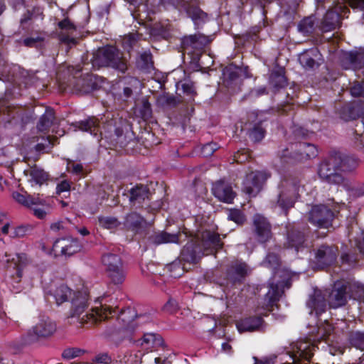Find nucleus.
<instances>
[{
	"mask_svg": "<svg viewBox=\"0 0 364 364\" xmlns=\"http://www.w3.org/2000/svg\"><path fill=\"white\" fill-rule=\"evenodd\" d=\"M318 294L315 291L314 293V295H311L309 296V300L307 301V303H306L308 307L311 309V311L310 314H313V310H314V312H315V315L316 316H318V310H317V306H318Z\"/></svg>",
	"mask_w": 364,
	"mask_h": 364,
	"instance_id": "nucleus-43",
	"label": "nucleus"
},
{
	"mask_svg": "<svg viewBox=\"0 0 364 364\" xmlns=\"http://www.w3.org/2000/svg\"><path fill=\"white\" fill-rule=\"evenodd\" d=\"M350 343L358 349L364 350V333L355 332L350 336Z\"/></svg>",
	"mask_w": 364,
	"mask_h": 364,
	"instance_id": "nucleus-36",
	"label": "nucleus"
},
{
	"mask_svg": "<svg viewBox=\"0 0 364 364\" xmlns=\"http://www.w3.org/2000/svg\"><path fill=\"white\" fill-rule=\"evenodd\" d=\"M182 6L196 23H198V21H204L206 18V14L198 7L195 6L193 3L183 1Z\"/></svg>",
	"mask_w": 364,
	"mask_h": 364,
	"instance_id": "nucleus-23",
	"label": "nucleus"
},
{
	"mask_svg": "<svg viewBox=\"0 0 364 364\" xmlns=\"http://www.w3.org/2000/svg\"><path fill=\"white\" fill-rule=\"evenodd\" d=\"M79 129L84 132H90L91 134L97 136L100 132V136L105 134V137H109L112 141L119 142V139L123 134V129L122 127H117L114 119H112L107 124L100 128L97 119L95 117L89 118L79 123Z\"/></svg>",
	"mask_w": 364,
	"mask_h": 364,
	"instance_id": "nucleus-4",
	"label": "nucleus"
},
{
	"mask_svg": "<svg viewBox=\"0 0 364 364\" xmlns=\"http://www.w3.org/2000/svg\"><path fill=\"white\" fill-rule=\"evenodd\" d=\"M235 161H236L238 163L242 162L244 160L247 159V155L244 154V151H238L236 154L234 156Z\"/></svg>",
	"mask_w": 364,
	"mask_h": 364,
	"instance_id": "nucleus-59",
	"label": "nucleus"
},
{
	"mask_svg": "<svg viewBox=\"0 0 364 364\" xmlns=\"http://www.w3.org/2000/svg\"><path fill=\"white\" fill-rule=\"evenodd\" d=\"M247 267L245 263L236 262L232 266L230 275L234 280H240L247 273Z\"/></svg>",
	"mask_w": 364,
	"mask_h": 364,
	"instance_id": "nucleus-29",
	"label": "nucleus"
},
{
	"mask_svg": "<svg viewBox=\"0 0 364 364\" xmlns=\"http://www.w3.org/2000/svg\"><path fill=\"white\" fill-rule=\"evenodd\" d=\"M178 309V304L177 302L172 299H170L164 306L163 307V310L165 311V312H167L168 314H173V312H175Z\"/></svg>",
	"mask_w": 364,
	"mask_h": 364,
	"instance_id": "nucleus-49",
	"label": "nucleus"
},
{
	"mask_svg": "<svg viewBox=\"0 0 364 364\" xmlns=\"http://www.w3.org/2000/svg\"><path fill=\"white\" fill-rule=\"evenodd\" d=\"M196 246L202 247L204 249L221 247L220 239L219 235L210 231H204L198 233L196 237L191 239Z\"/></svg>",
	"mask_w": 364,
	"mask_h": 364,
	"instance_id": "nucleus-9",
	"label": "nucleus"
},
{
	"mask_svg": "<svg viewBox=\"0 0 364 364\" xmlns=\"http://www.w3.org/2000/svg\"><path fill=\"white\" fill-rule=\"evenodd\" d=\"M264 136V129L261 124H255L250 132V137L255 141H259L263 139Z\"/></svg>",
	"mask_w": 364,
	"mask_h": 364,
	"instance_id": "nucleus-38",
	"label": "nucleus"
},
{
	"mask_svg": "<svg viewBox=\"0 0 364 364\" xmlns=\"http://www.w3.org/2000/svg\"><path fill=\"white\" fill-rule=\"evenodd\" d=\"M253 223L259 241L265 242L270 238V225L264 217L256 214L253 218Z\"/></svg>",
	"mask_w": 364,
	"mask_h": 364,
	"instance_id": "nucleus-13",
	"label": "nucleus"
},
{
	"mask_svg": "<svg viewBox=\"0 0 364 364\" xmlns=\"http://www.w3.org/2000/svg\"><path fill=\"white\" fill-rule=\"evenodd\" d=\"M270 83L275 87H282L286 85V78L281 73H272L270 77Z\"/></svg>",
	"mask_w": 364,
	"mask_h": 364,
	"instance_id": "nucleus-40",
	"label": "nucleus"
},
{
	"mask_svg": "<svg viewBox=\"0 0 364 364\" xmlns=\"http://www.w3.org/2000/svg\"><path fill=\"white\" fill-rule=\"evenodd\" d=\"M353 97H364V85L362 82H355L350 88Z\"/></svg>",
	"mask_w": 364,
	"mask_h": 364,
	"instance_id": "nucleus-46",
	"label": "nucleus"
},
{
	"mask_svg": "<svg viewBox=\"0 0 364 364\" xmlns=\"http://www.w3.org/2000/svg\"><path fill=\"white\" fill-rule=\"evenodd\" d=\"M228 219L237 224H242L245 221V216L239 210H231L228 215Z\"/></svg>",
	"mask_w": 364,
	"mask_h": 364,
	"instance_id": "nucleus-44",
	"label": "nucleus"
},
{
	"mask_svg": "<svg viewBox=\"0 0 364 364\" xmlns=\"http://www.w3.org/2000/svg\"><path fill=\"white\" fill-rule=\"evenodd\" d=\"M33 214L40 219L44 218L46 215V212L42 208H33Z\"/></svg>",
	"mask_w": 364,
	"mask_h": 364,
	"instance_id": "nucleus-57",
	"label": "nucleus"
},
{
	"mask_svg": "<svg viewBox=\"0 0 364 364\" xmlns=\"http://www.w3.org/2000/svg\"><path fill=\"white\" fill-rule=\"evenodd\" d=\"M54 118L55 117L53 109H47L39 120L37 125L38 130L46 134L51 127Z\"/></svg>",
	"mask_w": 364,
	"mask_h": 364,
	"instance_id": "nucleus-22",
	"label": "nucleus"
},
{
	"mask_svg": "<svg viewBox=\"0 0 364 364\" xmlns=\"http://www.w3.org/2000/svg\"><path fill=\"white\" fill-rule=\"evenodd\" d=\"M292 360L293 363L299 364L301 360L309 361L314 355V347L306 342H299L295 347H293Z\"/></svg>",
	"mask_w": 364,
	"mask_h": 364,
	"instance_id": "nucleus-12",
	"label": "nucleus"
},
{
	"mask_svg": "<svg viewBox=\"0 0 364 364\" xmlns=\"http://www.w3.org/2000/svg\"><path fill=\"white\" fill-rule=\"evenodd\" d=\"M28 230V229L26 226L21 225L18 227H14L11 231L10 237L17 238L23 237L24 235H26Z\"/></svg>",
	"mask_w": 364,
	"mask_h": 364,
	"instance_id": "nucleus-45",
	"label": "nucleus"
},
{
	"mask_svg": "<svg viewBox=\"0 0 364 364\" xmlns=\"http://www.w3.org/2000/svg\"><path fill=\"white\" fill-rule=\"evenodd\" d=\"M12 197L18 203L28 208L32 207V203H37L36 201H34L33 196L30 195L26 196L18 192H14L12 193Z\"/></svg>",
	"mask_w": 364,
	"mask_h": 364,
	"instance_id": "nucleus-34",
	"label": "nucleus"
},
{
	"mask_svg": "<svg viewBox=\"0 0 364 364\" xmlns=\"http://www.w3.org/2000/svg\"><path fill=\"white\" fill-rule=\"evenodd\" d=\"M333 217L334 214L329 208L324 205H320V230L330 228Z\"/></svg>",
	"mask_w": 364,
	"mask_h": 364,
	"instance_id": "nucleus-26",
	"label": "nucleus"
},
{
	"mask_svg": "<svg viewBox=\"0 0 364 364\" xmlns=\"http://www.w3.org/2000/svg\"><path fill=\"white\" fill-rule=\"evenodd\" d=\"M353 9L364 11V0H348Z\"/></svg>",
	"mask_w": 364,
	"mask_h": 364,
	"instance_id": "nucleus-53",
	"label": "nucleus"
},
{
	"mask_svg": "<svg viewBox=\"0 0 364 364\" xmlns=\"http://www.w3.org/2000/svg\"><path fill=\"white\" fill-rule=\"evenodd\" d=\"M269 175L264 171H251L246 175L243 185L244 191L249 196H255Z\"/></svg>",
	"mask_w": 364,
	"mask_h": 364,
	"instance_id": "nucleus-6",
	"label": "nucleus"
},
{
	"mask_svg": "<svg viewBox=\"0 0 364 364\" xmlns=\"http://www.w3.org/2000/svg\"><path fill=\"white\" fill-rule=\"evenodd\" d=\"M320 267L328 266L336 261V251L328 246H320Z\"/></svg>",
	"mask_w": 364,
	"mask_h": 364,
	"instance_id": "nucleus-20",
	"label": "nucleus"
},
{
	"mask_svg": "<svg viewBox=\"0 0 364 364\" xmlns=\"http://www.w3.org/2000/svg\"><path fill=\"white\" fill-rule=\"evenodd\" d=\"M99 225L105 229L114 230L116 229L120 223L116 218L110 216H101L98 218Z\"/></svg>",
	"mask_w": 364,
	"mask_h": 364,
	"instance_id": "nucleus-33",
	"label": "nucleus"
},
{
	"mask_svg": "<svg viewBox=\"0 0 364 364\" xmlns=\"http://www.w3.org/2000/svg\"><path fill=\"white\" fill-rule=\"evenodd\" d=\"M24 175L27 182L31 187L35 186H41L48 180V173L37 166L31 167L25 170Z\"/></svg>",
	"mask_w": 364,
	"mask_h": 364,
	"instance_id": "nucleus-14",
	"label": "nucleus"
},
{
	"mask_svg": "<svg viewBox=\"0 0 364 364\" xmlns=\"http://www.w3.org/2000/svg\"><path fill=\"white\" fill-rule=\"evenodd\" d=\"M102 263L105 267L106 272L123 266L121 258L118 255L112 253L103 255Z\"/></svg>",
	"mask_w": 364,
	"mask_h": 364,
	"instance_id": "nucleus-24",
	"label": "nucleus"
},
{
	"mask_svg": "<svg viewBox=\"0 0 364 364\" xmlns=\"http://www.w3.org/2000/svg\"><path fill=\"white\" fill-rule=\"evenodd\" d=\"M94 67L109 66L124 73L127 69V60L115 47L107 46L99 48L91 60Z\"/></svg>",
	"mask_w": 364,
	"mask_h": 364,
	"instance_id": "nucleus-3",
	"label": "nucleus"
},
{
	"mask_svg": "<svg viewBox=\"0 0 364 364\" xmlns=\"http://www.w3.org/2000/svg\"><path fill=\"white\" fill-rule=\"evenodd\" d=\"M213 193L220 200L227 203H232L235 196L232 187L223 181H218L214 184Z\"/></svg>",
	"mask_w": 364,
	"mask_h": 364,
	"instance_id": "nucleus-15",
	"label": "nucleus"
},
{
	"mask_svg": "<svg viewBox=\"0 0 364 364\" xmlns=\"http://www.w3.org/2000/svg\"><path fill=\"white\" fill-rule=\"evenodd\" d=\"M303 243V237L298 234L296 236V239L294 240L292 236L289 237V246L290 247H294L296 249V251H298L299 247Z\"/></svg>",
	"mask_w": 364,
	"mask_h": 364,
	"instance_id": "nucleus-52",
	"label": "nucleus"
},
{
	"mask_svg": "<svg viewBox=\"0 0 364 364\" xmlns=\"http://www.w3.org/2000/svg\"><path fill=\"white\" fill-rule=\"evenodd\" d=\"M134 41V35L130 34L128 36H126L124 39V43L129 42L132 45V43Z\"/></svg>",
	"mask_w": 364,
	"mask_h": 364,
	"instance_id": "nucleus-63",
	"label": "nucleus"
},
{
	"mask_svg": "<svg viewBox=\"0 0 364 364\" xmlns=\"http://www.w3.org/2000/svg\"><path fill=\"white\" fill-rule=\"evenodd\" d=\"M75 292L66 285H60L55 288L50 296L53 298L57 305L67 301L74 296Z\"/></svg>",
	"mask_w": 364,
	"mask_h": 364,
	"instance_id": "nucleus-18",
	"label": "nucleus"
},
{
	"mask_svg": "<svg viewBox=\"0 0 364 364\" xmlns=\"http://www.w3.org/2000/svg\"><path fill=\"white\" fill-rule=\"evenodd\" d=\"M262 324L260 317L247 318L237 323V328L240 332L253 331L257 329Z\"/></svg>",
	"mask_w": 364,
	"mask_h": 364,
	"instance_id": "nucleus-21",
	"label": "nucleus"
},
{
	"mask_svg": "<svg viewBox=\"0 0 364 364\" xmlns=\"http://www.w3.org/2000/svg\"><path fill=\"white\" fill-rule=\"evenodd\" d=\"M281 295V292L277 284H271L269 289L266 294V300H267L265 304V308L269 309L272 307L274 303L277 301Z\"/></svg>",
	"mask_w": 364,
	"mask_h": 364,
	"instance_id": "nucleus-28",
	"label": "nucleus"
},
{
	"mask_svg": "<svg viewBox=\"0 0 364 364\" xmlns=\"http://www.w3.org/2000/svg\"><path fill=\"white\" fill-rule=\"evenodd\" d=\"M58 26L61 29L59 33L60 40L67 44H75L76 40L70 35L76 30L75 25L70 22L69 19H64L63 21L58 23Z\"/></svg>",
	"mask_w": 364,
	"mask_h": 364,
	"instance_id": "nucleus-16",
	"label": "nucleus"
},
{
	"mask_svg": "<svg viewBox=\"0 0 364 364\" xmlns=\"http://www.w3.org/2000/svg\"><path fill=\"white\" fill-rule=\"evenodd\" d=\"M56 329L55 324L48 317L40 316L35 325L28 331V337L31 342L38 341L39 338L51 336Z\"/></svg>",
	"mask_w": 364,
	"mask_h": 364,
	"instance_id": "nucleus-5",
	"label": "nucleus"
},
{
	"mask_svg": "<svg viewBox=\"0 0 364 364\" xmlns=\"http://www.w3.org/2000/svg\"><path fill=\"white\" fill-rule=\"evenodd\" d=\"M132 90L129 87H124V95L126 97H129L132 95Z\"/></svg>",
	"mask_w": 364,
	"mask_h": 364,
	"instance_id": "nucleus-64",
	"label": "nucleus"
},
{
	"mask_svg": "<svg viewBox=\"0 0 364 364\" xmlns=\"http://www.w3.org/2000/svg\"><path fill=\"white\" fill-rule=\"evenodd\" d=\"M182 87H183L184 92H188V93L193 92L192 87L189 84H183Z\"/></svg>",
	"mask_w": 364,
	"mask_h": 364,
	"instance_id": "nucleus-62",
	"label": "nucleus"
},
{
	"mask_svg": "<svg viewBox=\"0 0 364 364\" xmlns=\"http://www.w3.org/2000/svg\"><path fill=\"white\" fill-rule=\"evenodd\" d=\"M299 60L302 67L306 70L313 68L315 65V60L309 52L301 53L299 55Z\"/></svg>",
	"mask_w": 364,
	"mask_h": 364,
	"instance_id": "nucleus-37",
	"label": "nucleus"
},
{
	"mask_svg": "<svg viewBox=\"0 0 364 364\" xmlns=\"http://www.w3.org/2000/svg\"><path fill=\"white\" fill-rule=\"evenodd\" d=\"M279 260L275 254H269L263 264L267 267L276 269L279 266Z\"/></svg>",
	"mask_w": 364,
	"mask_h": 364,
	"instance_id": "nucleus-42",
	"label": "nucleus"
},
{
	"mask_svg": "<svg viewBox=\"0 0 364 364\" xmlns=\"http://www.w3.org/2000/svg\"><path fill=\"white\" fill-rule=\"evenodd\" d=\"M109 357L107 354L98 355L95 358V362L100 363H107Z\"/></svg>",
	"mask_w": 364,
	"mask_h": 364,
	"instance_id": "nucleus-61",
	"label": "nucleus"
},
{
	"mask_svg": "<svg viewBox=\"0 0 364 364\" xmlns=\"http://www.w3.org/2000/svg\"><path fill=\"white\" fill-rule=\"evenodd\" d=\"M107 274L109 278L110 279L111 282L114 284H122L124 281L126 277V273L124 271V266L107 272Z\"/></svg>",
	"mask_w": 364,
	"mask_h": 364,
	"instance_id": "nucleus-30",
	"label": "nucleus"
},
{
	"mask_svg": "<svg viewBox=\"0 0 364 364\" xmlns=\"http://www.w3.org/2000/svg\"><path fill=\"white\" fill-rule=\"evenodd\" d=\"M355 242L360 252L364 255V232H362L360 237L356 238Z\"/></svg>",
	"mask_w": 364,
	"mask_h": 364,
	"instance_id": "nucleus-55",
	"label": "nucleus"
},
{
	"mask_svg": "<svg viewBox=\"0 0 364 364\" xmlns=\"http://www.w3.org/2000/svg\"><path fill=\"white\" fill-rule=\"evenodd\" d=\"M315 18L309 16L303 19L298 25V31L304 35L311 33L314 29Z\"/></svg>",
	"mask_w": 364,
	"mask_h": 364,
	"instance_id": "nucleus-32",
	"label": "nucleus"
},
{
	"mask_svg": "<svg viewBox=\"0 0 364 364\" xmlns=\"http://www.w3.org/2000/svg\"><path fill=\"white\" fill-rule=\"evenodd\" d=\"M341 59L345 69H360L364 66V50L342 52Z\"/></svg>",
	"mask_w": 364,
	"mask_h": 364,
	"instance_id": "nucleus-8",
	"label": "nucleus"
},
{
	"mask_svg": "<svg viewBox=\"0 0 364 364\" xmlns=\"http://www.w3.org/2000/svg\"><path fill=\"white\" fill-rule=\"evenodd\" d=\"M218 149L215 143H208L204 145L201 149V153L205 157L211 156Z\"/></svg>",
	"mask_w": 364,
	"mask_h": 364,
	"instance_id": "nucleus-47",
	"label": "nucleus"
},
{
	"mask_svg": "<svg viewBox=\"0 0 364 364\" xmlns=\"http://www.w3.org/2000/svg\"><path fill=\"white\" fill-rule=\"evenodd\" d=\"M64 229V223L63 221H56L52 223L50 225V230L54 232H59Z\"/></svg>",
	"mask_w": 364,
	"mask_h": 364,
	"instance_id": "nucleus-54",
	"label": "nucleus"
},
{
	"mask_svg": "<svg viewBox=\"0 0 364 364\" xmlns=\"http://www.w3.org/2000/svg\"><path fill=\"white\" fill-rule=\"evenodd\" d=\"M350 288L352 291L350 297L354 299H360L362 298L364 293V285L355 282L350 285Z\"/></svg>",
	"mask_w": 364,
	"mask_h": 364,
	"instance_id": "nucleus-39",
	"label": "nucleus"
},
{
	"mask_svg": "<svg viewBox=\"0 0 364 364\" xmlns=\"http://www.w3.org/2000/svg\"><path fill=\"white\" fill-rule=\"evenodd\" d=\"M348 12H349V10L342 5H338L333 10L328 11L324 16L321 25H320V31L327 32L338 27L341 19L347 17Z\"/></svg>",
	"mask_w": 364,
	"mask_h": 364,
	"instance_id": "nucleus-7",
	"label": "nucleus"
},
{
	"mask_svg": "<svg viewBox=\"0 0 364 364\" xmlns=\"http://www.w3.org/2000/svg\"><path fill=\"white\" fill-rule=\"evenodd\" d=\"M183 237H186L184 233L169 234L168 232H161L152 237V242L156 245L168 242L179 243Z\"/></svg>",
	"mask_w": 364,
	"mask_h": 364,
	"instance_id": "nucleus-19",
	"label": "nucleus"
},
{
	"mask_svg": "<svg viewBox=\"0 0 364 364\" xmlns=\"http://www.w3.org/2000/svg\"><path fill=\"white\" fill-rule=\"evenodd\" d=\"M321 328L324 331V336L329 335L331 332L333 331L331 325H330L327 322H325L323 324H322V326L320 325V330Z\"/></svg>",
	"mask_w": 364,
	"mask_h": 364,
	"instance_id": "nucleus-60",
	"label": "nucleus"
},
{
	"mask_svg": "<svg viewBox=\"0 0 364 364\" xmlns=\"http://www.w3.org/2000/svg\"><path fill=\"white\" fill-rule=\"evenodd\" d=\"M80 353H81L80 349L71 348H67V349L64 350L62 355L64 358L70 360V359H73V358L79 356Z\"/></svg>",
	"mask_w": 364,
	"mask_h": 364,
	"instance_id": "nucleus-48",
	"label": "nucleus"
},
{
	"mask_svg": "<svg viewBox=\"0 0 364 364\" xmlns=\"http://www.w3.org/2000/svg\"><path fill=\"white\" fill-rule=\"evenodd\" d=\"M141 346H145L146 349L161 346L163 345L162 338L154 333H145L141 339Z\"/></svg>",
	"mask_w": 364,
	"mask_h": 364,
	"instance_id": "nucleus-27",
	"label": "nucleus"
},
{
	"mask_svg": "<svg viewBox=\"0 0 364 364\" xmlns=\"http://www.w3.org/2000/svg\"><path fill=\"white\" fill-rule=\"evenodd\" d=\"M130 194V200L141 201L148 198L149 190L145 186H137L131 190Z\"/></svg>",
	"mask_w": 364,
	"mask_h": 364,
	"instance_id": "nucleus-31",
	"label": "nucleus"
},
{
	"mask_svg": "<svg viewBox=\"0 0 364 364\" xmlns=\"http://www.w3.org/2000/svg\"><path fill=\"white\" fill-rule=\"evenodd\" d=\"M80 250V246L76 240L72 238H63L57 240L53 245V250L55 255H72Z\"/></svg>",
	"mask_w": 364,
	"mask_h": 364,
	"instance_id": "nucleus-11",
	"label": "nucleus"
},
{
	"mask_svg": "<svg viewBox=\"0 0 364 364\" xmlns=\"http://www.w3.org/2000/svg\"><path fill=\"white\" fill-rule=\"evenodd\" d=\"M41 40L42 38L40 37H31L26 38L23 42L26 46L31 47L33 46L36 43L41 41Z\"/></svg>",
	"mask_w": 364,
	"mask_h": 364,
	"instance_id": "nucleus-56",
	"label": "nucleus"
},
{
	"mask_svg": "<svg viewBox=\"0 0 364 364\" xmlns=\"http://www.w3.org/2000/svg\"><path fill=\"white\" fill-rule=\"evenodd\" d=\"M307 218L309 223L317 226L318 224V207L317 205L311 206V210L307 214Z\"/></svg>",
	"mask_w": 364,
	"mask_h": 364,
	"instance_id": "nucleus-41",
	"label": "nucleus"
},
{
	"mask_svg": "<svg viewBox=\"0 0 364 364\" xmlns=\"http://www.w3.org/2000/svg\"><path fill=\"white\" fill-rule=\"evenodd\" d=\"M347 286L339 281L334 284L333 289L328 295V302L331 307L336 309L346 304L347 302Z\"/></svg>",
	"mask_w": 364,
	"mask_h": 364,
	"instance_id": "nucleus-10",
	"label": "nucleus"
},
{
	"mask_svg": "<svg viewBox=\"0 0 364 364\" xmlns=\"http://www.w3.org/2000/svg\"><path fill=\"white\" fill-rule=\"evenodd\" d=\"M302 150L308 158L314 157L316 155L317 149L311 144H303Z\"/></svg>",
	"mask_w": 364,
	"mask_h": 364,
	"instance_id": "nucleus-50",
	"label": "nucleus"
},
{
	"mask_svg": "<svg viewBox=\"0 0 364 364\" xmlns=\"http://www.w3.org/2000/svg\"><path fill=\"white\" fill-rule=\"evenodd\" d=\"M26 257L24 255H16L11 259L6 260L8 263L7 269L11 272V274L14 277V274L18 279L22 277V270L26 264Z\"/></svg>",
	"mask_w": 364,
	"mask_h": 364,
	"instance_id": "nucleus-17",
	"label": "nucleus"
},
{
	"mask_svg": "<svg viewBox=\"0 0 364 364\" xmlns=\"http://www.w3.org/2000/svg\"><path fill=\"white\" fill-rule=\"evenodd\" d=\"M295 200V193H290L288 191H282L277 196V204L283 210L292 207Z\"/></svg>",
	"mask_w": 364,
	"mask_h": 364,
	"instance_id": "nucleus-25",
	"label": "nucleus"
},
{
	"mask_svg": "<svg viewBox=\"0 0 364 364\" xmlns=\"http://www.w3.org/2000/svg\"><path fill=\"white\" fill-rule=\"evenodd\" d=\"M143 222V218L136 213L128 215L126 218L127 225L133 229L140 227Z\"/></svg>",
	"mask_w": 364,
	"mask_h": 364,
	"instance_id": "nucleus-35",
	"label": "nucleus"
},
{
	"mask_svg": "<svg viewBox=\"0 0 364 364\" xmlns=\"http://www.w3.org/2000/svg\"><path fill=\"white\" fill-rule=\"evenodd\" d=\"M89 295L86 291H77L71 298L70 317L79 323L95 324L107 319L112 314V309L106 305L95 306L88 309Z\"/></svg>",
	"mask_w": 364,
	"mask_h": 364,
	"instance_id": "nucleus-1",
	"label": "nucleus"
},
{
	"mask_svg": "<svg viewBox=\"0 0 364 364\" xmlns=\"http://www.w3.org/2000/svg\"><path fill=\"white\" fill-rule=\"evenodd\" d=\"M12 227L9 222H6L1 228V232L4 235H9L10 236L11 231L12 230Z\"/></svg>",
	"mask_w": 364,
	"mask_h": 364,
	"instance_id": "nucleus-58",
	"label": "nucleus"
},
{
	"mask_svg": "<svg viewBox=\"0 0 364 364\" xmlns=\"http://www.w3.org/2000/svg\"><path fill=\"white\" fill-rule=\"evenodd\" d=\"M359 164L358 159L339 151H333L320 164V180L329 184L340 185L343 177L339 171H350Z\"/></svg>",
	"mask_w": 364,
	"mask_h": 364,
	"instance_id": "nucleus-2",
	"label": "nucleus"
},
{
	"mask_svg": "<svg viewBox=\"0 0 364 364\" xmlns=\"http://www.w3.org/2000/svg\"><path fill=\"white\" fill-rule=\"evenodd\" d=\"M70 189V183L66 181H62L60 183L57 185L56 187V193L58 194H60L63 192H68Z\"/></svg>",
	"mask_w": 364,
	"mask_h": 364,
	"instance_id": "nucleus-51",
	"label": "nucleus"
}]
</instances>
